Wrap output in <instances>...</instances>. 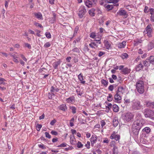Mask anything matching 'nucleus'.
I'll return each mask as SVG.
<instances>
[{"instance_id":"18","label":"nucleus","mask_w":154,"mask_h":154,"mask_svg":"<svg viewBox=\"0 0 154 154\" xmlns=\"http://www.w3.org/2000/svg\"><path fill=\"white\" fill-rule=\"evenodd\" d=\"M124 92V88L122 86H120L118 87V90L116 92L122 95Z\"/></svg>"},{"instance_id":"37","label":"nucleus","mask_w":154,"mask_h":154,"mask_svg":"<svg viewBox=\"0 0 154 154\" xmlns=\"http://www.w3.org/2000/svg\"><path fill=\"white\" fill-rule=\"evenodd\" d=\"M75 120L74 118L72 117L70 120L69 122L70 125L71 127H72L74 125V122Z\"/></svg>"},{"instance_id":"16","label":"nucleus","mask_w":154,"mask_h":154,"mask_svg":"<svg viewBox=\"0 0 154 154\" xmlns=\"http://www.w3.org/2000/svg\"><path fill=\"white\" fill-rule=\"evenodd\" d=\"M66 101L68 103H73L75 102V97L73 96L69 97L66 99Z\"/></svg>"},{"instance_id":"47","label":"nucleus","mask_w":154,"mask_h":154,"mask_svg":"<svg viewBox=\"0 0 154 154\" xmlns=\"http://www.w3.org/2000/svg\"><path fill=\"white\" fill-rule=\"evenodd\" d=\"M78 77L80 81H82L83 80V76L81 74V73L79 75H78Z\"/></svg>"},{"instance_id":"40","label":"nucleus","mask_w":154,"mask_h":154,"mask_svg":"<svg viewBox=\"0 0 154 154\" xmlns=\"http://www.w3.org/2000/svg\"><path fill=\"white\" fill-rule=\"evenodd\" d=\"M76 144L77 147L79 148H82L83 146V145L80 141H78Z\"/></svg>"},{"instance_id":"39","label":"nucleus","mask_w":154,"mask_h":154,"mask_svg":"<svg viewBox=\"0 0 154 154\" xmlns=\"http://www.w3.org/2000/svg\"><path fill=\"white\" fill-rule=\"evenodd\" d=\"M113 154H118V149L117 147H114V149H113Z\"/></svg>"},{"instance_id":"9","label":"nucleus","mask_w":154,"mask_h":154,"mask_svg":"<svg viewBox=\"0 0 154 154\" xmlns=\"http://www.w3.org/2000/svg\"><path fill=\"white\" fill-rule=\"evenodd\" d=\"M117 14L119 16H124L125 18H126L128 16V14L126 11L124 10L120 9L117 12Z\"/></svg>"},{"instance_id":"3","label":"nucleus","mask_w":154,"mask_h":154,"mask_svg":"<svg viewBox=\"0 0 154 154\" xmlns=\"http://www.w3.org/2000/svg\"><path fill=\"white\" fill-rule=\"evenodd\" d=\"M140 102L137 100H134L131 102V109L133 110H139L141 108Z\"/></svg>"},{"instance_id":"12","label":"nucleus","mask_w":154,"mask_h":154,"mask_svg":"<svg viewBox=\"0 0 154 154\" xmlns=\"http://www.w3.org/2000/svg\"><path fill=\"white\" fill-rule=\"evenodd\" d=\"M149 12L151 14L150 20L152 22H154V9L151 8L149 9Z\"/></svg>"},{"instance_id":"27","label":"nucleus","mask_w":154,"mask_h":154,"mask_svg":"<svg viewBox=\"0 0 154 154\" xmlns=\"http://www.w3.org/2000/svg\"><path fill=\"white\" fill-rule=\"evenodd\" d=\"M150 128L148 127L145 128L142 130V131L143 132L146 133V134H149L150 132Z\"/></svg>"},{"instance_id":"13","label":"nucleus","mask_w":154,"mask_h":154,"mask_svg":"<svg viewBox=\"0 0 154 154\" xmlns=\"http://www.w3.org/2000/svg\"><path fill=\"white\" fill-rule=\"evenodd\" d=\"M106 2L108 3H112L114 4V6H119V4L118 2V0H106Z\"/></svg>"},{"instance_id":"23","label":"nucleus","mask_w":154,"mask_h":154,"mask_svg":"<svg viewBox=\"0 0 154 154\" xmlns=\"http://www.w3.org/2000/svg\"><path fill=\"white\" fill-rule=\"evenodd\" d=\"M85 4L88 8L92 7V3L89 0H87L85 2Z\"/></svg>"},{"instance_id":"61","label":"nucleus","mask_w":154,"mask_h":154,"mask_svg":"<svg viewBox=\"0 0 154 154\" xmlns=\"http://www.w3.org/2000/svg\"><path fill=\"white\" fill-rule=\"evenodd\" d=\"M34 24L36 26H38V27H39L41 28H42L43 26H42V25L38 23H34Z\"/></svg>"},{"instance_id":"24","label":"nucleus","mask_w":154,"mask_h":154,"mask_svg":"<svg viewBox=\"0 0 154 154\" xmlns=\"http://www.w3.org/2000/svg\"><path fill=\"white\" fill-rule=\"evenodd\" d=\"M95 9L93 8L90 10L88 11L89 15L91 16H94L95 14Z\"/></svg>"},{"instance_id":"26","label":"nucleus","mask_w":154,"mask_h":154,"mask_svg":"<svg viewBox=\"0 0 154 154\" xmlns=\"http://www.w3.org/2000/svg\"><path fill=\"white\" fill-rule=\"evenodd\" d=\"M113 125L114 127L117 126L119 123V121L117 118H115L113 120Z\"/></svg>"},{"instance_id":"7","label":"nucleus","mask_w":154,"mask_h":154,"mask_svg":"<svg viewBox=\"0 0 154 154\" xmlns=\"http://www.w3.org/2000/svg\"><path fill=\"white\" fill-rule=\"evenodd\" d=\"M86 12V10L84 6H81L79 9L78 15L79 17L82 18L85 15Z\"/></svg>"},{"instance_id":"11","label":"nucleus","mask_w":154,"mask_h":154,"mask_svg":"<svg viewBox=\"0 0 154 154\" xmlns=\"http://www.w3.org/2000/svg\"><path fill=\"white\" fill-rule=\"evenodd\" d=\"M70 143L72 145H76L77 144L75 138L73 135L70 136Z\"/></svg>"},{"instance_id":"20","label":"nucleus","mask_w":154,"mask_h":154,"mask_svg":"<svg viewBox=\"0 0 154 154\" xmlns=\"http://www.w3.org/2000/svg\"><path fill=\"white\" fill-rule=\"evenodd\" d=\"M105 46L107 49H109L111 47V44L110 42L107 40H105L103 42Z\"/></svg>"},{"instance_id":"49","label":"nucleus","mask_w":154,"mask_h":154,"mask_svg":"<svg viewBox=\"0 0 154 154\" xmlns=\"http://www.w3.org/2000/svg\"><path fill=\"white\" fill-rule=\"evenodd\" d=\"M47 38H51V35L49 32H46L45 34Z\"/></svg>"},{"instance_id":"59","label":"nucleus","mask_w":154,"mask_h":154,"mask_svg":"<svg viewBox=\"0 0 154 154\" xmlns=\"http://www.w3.org/2000/svg\"><path fill=\"white\" fill-rule=\"evenodd\" d=\"M115 132H114L110 136V138L112 139H113L114 138V137H115Z\"/></svg>"},{"instance_id":"60","label":"nucleus","mask_w":154,"mask_h":154,"mask_svg":"<svg viewBox=\"0 0 154 154\" xmlns=\"http://www.w3.org/2000/svg\"><path fill=\"white\" fill-rule=\"evenodd\" d=\"M56 122V120L55 119H54L51 122H50V124L51 125H53Z\"/></svg>"},{"instance_id":"22","label":"nucleus","mask_w":154,"mask_h":154,"mask_svg":"<svg viewBox=\"0 0 154 154\" xmlns=\"http://www.w3.org/2000/svg\"><path fill=\"white\" fill-rule=\"evenodd\" d=\"M61 61L59 60L57 61L54 62L53 63V67L55 69H57L58 66L61 63Z\"/></svg>"},{"instance_id":"42","label":"nucleus","mask_w":154,"mask_h":154,"mask_svg":"<svg viewBox=\"0 0 154 154\" xmlns=\"http://www.w3.org/2000/svg\"><path fill=\"white\" fill-rule=\"evenodd\" d=\"M143 119L141 117V114L139 112H137L136 114V119Z\"/></svg>"},{"instance_id":"32","label":"nucleus","mask_w":154,"mask_h":154,"mask_svg":"<svg viewBox=\"0 0 154 154\" xmlns=\"http://www.w3.org/2000/svg\"><path fill=\"white\" fill-rule=\"evenodd\" d=\"M113 5H105V7L109 10H110L112 9L113 8Z\"/></svg>"},{"instance_id":"41","label":"nucleus","mask_w":154,"mask_h":154,"mask_svg":"<svg viewBox=\"0 0 154 154\" xmlns=\"http://www.w3.org/2000/svg\"><path fill=\"white\" fill-rule=\"evenodd\" d=\"M143 66L142 64L140 63L138 65V66H137V67L136 68L137 71H139L143 67Z\"/></svg>"},{"instance_id":"19","label":"nucleus","mask_w":154,"mask_h":154,"mask_svg":"<svg viewBox=\"0 0 154 154\" xmlns=\"http://www.w3.org/2000/svg\"><path fill=\"white\" fill-rule=\"evenodd\" d=\"M126 43L125 41H123L122 43H119L118 44V47L119 48H124L126 45Z\"/></svg>"},{"instance_id":"43","label":"nucleus","mask_w":154,"mask_h":154,"mask_svg":"<svg viewBox=\"0 0 154 154\" xmlns=\"http://www.w3.org/2000/svg\"><path fill=\"white\" fill-rule=\"evenodd\" d=\"M107 99L108 101H112V95L111 94H109V96L107 97Z\"/></svg>"},{"instance_id":"57","label":"nucleus","mask_w":154,"mask_h":154,"mask_svg":"<svg viewBox=\"0 0 154 154\" xmlns=\"http://www.w3.org/2000/svg\"><path fill=\"white\" fill-rule=\"evenodd\" d=\"M105 54V53L104 52L100 51L98 53V56L99 57H100L102 56L104 54Z\"/></svg>"},{"instance_id":"52","label":"nucleus","mask_w":154,"mask_h":154,"mask_svg":"<svg viewBox=\"0 0 154 154\" xmlns=\"http://www.w3.org/2000/svg\"><path fill=\"white\" fill-rule=\"evenodd\" d=\"M45 136L46 137L48 138L49 139H50L51 138V136L49 134V133L48 132H45Z\"/></svg>"},{"instance_id":"34","label":"nucleus","mask_w":154,"mask_h":154,"mask_svg":"<svg viewBox=\"0 0 154 154\" xmlns=\"http://www.w3.org/2000/svg\"><path fill=\"white\" fill-rule=\"evenodd\" d=\"M121 57L122 59H124L128 57V55L126 53H124L121 55Z\"/></svg>"},{"instance_id":"10","label":"nucleus","mask_w":154,"mask_h":154,"mask_svg":"<svg viewBox=\"0 0 154 154\" xmlns=\"http://www.w3.org/2000/svg\"><path fill=\"white\" fill-rule=\"evenodd\" d=\"M97 136L95 135H92L91 138V145L93 146L94 144L96 143L97 141Z\"/></svg>"},{"instance_id":"29","label":"nucleus","mask_w":154,"mask_h":154,"mask_svg":"<svg viewBox=\"0 0 154 154\" xmlns=\"http://www.w3.org/2000/svg\"><path fill=\"white\" fill-rule=\"evenodd\" d=\"M112 109L113 111L115 112H117L119 111L118 106L116 104H114L113 105Z\"/></svg>"},{"instance_id":"4","label":"nucleus","mask_w":154,"mask_h":154,"mask_svg":"<svg viewBox=\"0 0 154 154\" xmlns=\"http://www.w3.org/2000/svg\"><path fill=\"white\" fill-rule=\"evenodd\" d=\"M152 25L151 24H149L146 27L144 32V35H146L149 37L152 36Z\"/></svg>"},{"instance_id":"55","label":"nucleus","mask_w":154,"mask_h":154,"mask_svg":"<svg viewBox=\"0 0 154 154\" xmlns=\"http://www.w3.org/2000/svg\"><path fill=\"white\" fill-rule=\"evenodd\" d=\"M110 146L111 147H113V149H114V147H117L115 145V141H112V142H111L110 143Z\"/></svg>"},{"instance_id":"56","label":"nucleus","mask_w":154,"mask_h":154,"mask_svg":"<svg viewBox=\"0 0 154 154\" xmlns=\"http://www.w3.org/2000/svg\"><path fill=\"white\" fill-rule=\"evenodd\" d=\"M108 89L110 91H112L114 89V86L112 85H111L109 87Z\"/></svg>"},{"instance_id":"46","label":"nucleus","mask_w":154,"mask_h":154,"mask_svg":"<svg viewBox=\"0 0 154 154\" xmlns=\"http://www.w3.org/2000/svg\"><path fill=\"white\" fill-rule=\"evenodd\" d=\"M96 36V34L94 32H92L91 33L90 35V37L92 38H95Z\"/></svg>"},{"instance_id":"48","label":"nucleus","mask_w":154,"mask_h":154,"mask_svg":"<svg viewBox=\"0 0 154 154\" xmlns=\"http://www.w3.org/2000/svg\"><path fill=\"white\" fill-rule=\"evenodd\" d=\"M42 127V125H41L37 124L36 126V130L38 131H39Z\"/></svg>"},{"instance_id":"17","label":"nucleus","mask_w":154,"mask_h":154,"mask_svg":"<svg viewBox=\"0 0 154 154\" xmlns=\"http://www.w3.org/2000/svg\"><path fill=\"white\" fill-rule=\"evenodd\" d=\"M121 95L122 94H119L116 92V94L114 96L115 99L117 101H119L122 99Z\"/></svg>"},{"instance_id":"45","label":"nucleus","mask_w":154,"mask_h":154,"mask_svg":"<svg viewBox=\"0 0 154 154\" xmlns=\"http://www.w3.org/2000/svg\"><path fill=\"white\" fill-rule=\"evenodd\" d=\"M67 145V144L66 143H63L57 146V147H64L66 146Z\"/></svg>"},{"instance_id":"50","label":"nucleus","mask_w":154,"mask_h":154,"mask_svg":"<svg viewBox=\"0 0 154 154\" xmlns=\"http://www.w3.org/2000/svg\"><path fill=\"white\" fill-rule=\"evenodd\" d=\"M51 44L49 42L46 43L44 45V47L45 48H48L51 46Z\"/></svg>"},{"instance_id":"14","label":"nucleus","mask_w":154,"mask_h":154,"mask_svg":"<svg viewBox=\"0 0 154 154\" xmlns=\"http://www.w3.org/2000/svg\"><path fill=\"white\" fill-rule=\"evenodd\" d=\"M146 106L147 107L154 109V102L148 101L146 102Z\"/></svg>"},{"instance_id":"58","label":"nucleus","mask_w":154,"mask_h":154,"mask_svg":"<svg viewBox=\"0 0 154 154\" xmlns=\"http://www.w3.org/2000/svg\"><path fill=\"white\" fill-rule=\"evenodd\" d=\"M100 124L102 127L104 126L106 124V122L104 120H102L100 122Z\"/></svg>"},{"instance_id":"38","label":"nucleus","mask_w":154,"mask_h":154,"mask_svg":"<svg viewBox=\"0 0 154 154\" xmlns=\"http://www.w3.org/2000/svg\"><path fill=\"white\" fill-rule=\"evenodd\" d=\"M108 106H106V109L108 110V112H109V110L110 109L112 108V104L111 103H108L107 104Z\"/></svg>"},{"instance_id":"5","label":"nucleus","mask_w":154,"mask_h":154,"mask_svg":"<svg viewBox=\"0 0 154 154\" xmlns=\"http://www.w3.org/2000/svg\"><path fill=\"white\" fill-rule=\"evenodd\" d=\"M154 64V56H151L146 58L143 64L145 66L148 67L150 65V64Z\"/></svg>"},{"instance_id":"63","label":"nucleus","mask_w":154,"mask_h":154,"mask_svg":"<svg viewBox=\"0 0 154 154\" xmlns=\"http://www.w3.org/2000/svg\"><path fill=\"white\" fill-rule=\"evenodd\" d=\"M25 46L26 47H27L29 49H30L31 48V47L30 45L29 44V43H25Z\"/></svg>"},{"instance_id":"64","label":"nucleus","mask_w":154,"mask_h":154,"mask_svg":"<svg viewBox=\"0 0 154 154\" xmlns=\"http://www.w3.org/2000/svg\"><path fill=\"white\" fill-rule=\"evenodd\" d=\"M51 134L54 135H57L58 134V133L57 132L54 131H51Z\"/></svg>"},{"instance_id":"25","label":"nucleus","mask_w":154,"mask_h":154,"mask_svg":"<svg viewBox=\"0 0 154 154\" xmlns=\"http://www.w3.org/2000/svg\"><path fill=\"white\" fill-rule=\"evenodd\" d=\"M59 109L65 111L67 109V107L65 104H63L60 106Z\"/></svg>"},{"instance_id":"36","label":"nucleus","mask_w":154,"mask_h":154,"mask_svg":"<svg viewBox=\"0 0 154 154\" xmlns=\"http://www.w3.org/2000/svg\"><path fill=\"white\" fill-rule=\"evenodd\" d=\"M70 109L72 110V112L73 114H75L76 113V109L75 107L73 106H70Z\"/></svg>"},{"instance_id":"28","label":"nucleus","mask_w":154,"mask_h":154,"mask_svg":"<svg viewBox=\"0 0 154 154\" xmlns=\"http://www.w3.org/2000/svg\"><path fill=\"white\" fill-rule=\"evenodd\" d=\"M10 56L12 57L13 58V61L16 63H18L19 61L17 59V58H18V57L15 54H10Z\"/></svg>"},{"instance_id":"1","label":"nucleus","mask_w":154,"mask_h":154,"mask_svg":"<svg viewBox=\"0 0 154 154\" xmlns=\"http://www.w3.org/2000/svg\"><path fill=\"white\" fill-rule=\"evenodd\" d=\"M144 119H136L134 122L132 124L133 132L136 135L138 134L139 130L145 124Z\"/></svg>"},{"instance_id":"35","label":"nucleus","mask_w":154,"mask_h":154,"mask_svg":"<svg viewBox=\"0 0 154 154\" xmlns=\"http://www.w3.org/2000/svg\"><path fill=\"white\" fill-rule=\"evenodd\" d=\"M102 84L105 86H107L108 84V82L105 80L102 79L101 81Z\"/></svg>"},{"instance_id":"30","label":"nucleus","mask_w":154,"mask_h":154,"mask_svg":"<svg viewBox=\"0 0 154 154\" xmlns=\"http://www.w3.org/2000/svg\"><path fill=\"white\" fill-rule=\"evenodd\" d=\"M89 45L92 48H95L94 46H96V47H98V45L94 42H91V43L89 44Z\"/></svg>"},{"instance_id":"54","label":"nucleus","mask_w":154,"mask_h":154,"mask_svg":"<svg viewBox=\"0 0 154 154\" xmlns=\"http://www.w3.org/2000/svg\"><path fill=\"white\" fill-rule=\"evenodd\" d=\"M114 138L116 141H118L120 139V136L118 134L116 135Z\"/></svg>"},{"instance_id":"44","label":"nucleus","mask_w":154,"mask_h":154,"mask_svg":"<svg viewBox=\"0 0 154 154\" xmlns=\"http://www.w3.org/2000/svg\"><path fill=\"white\" fill-rule=\"evenodd\" d=\"M154 47V44L153 42H150L148 45V48L150 49H152Z\"/></svg>"},{"instance_id":"62","label":"nucleus","mask_w":154,"mask_h":154,"mask_svg":"<svg viewBox=\"0 0 154 154\" xmlns=\"http://www.w3.org/2000/svg\"><path fill=\"white\" fill-rule=\"evenodd\" d=\"M20 55L21 58L23 59L24 61H27V59L22 54H20Z\"/></svg>"},{"instance_id":"31","label":"nucleus","mask_w":154,"mask_h":154,"mask_svg":"<svg viewBox=\"0 0 154 154\" xmlns=\"http://www.w3.org/2000/svg\"><path fill=\"white\" fill-rule=\"evenodd\" d=\"M58 90L59 89L57 88H56L53 86L51 87V91L52 93L58 92Z\"/></svg>"},{"instance_id":"2","label":"nucleus","mask_w":154,"mask_h":154,"mask_svg":"<svg viewBox=\"0 0 154 154\" xmlns=\"http://www.w3.org/2000/svg\"><path fill=\"white\" fill-rule=\"evenodd\" d=\"M136 87L139 93L142 94L144 92V84L143 81L141 80L137 81L136 83Z\"/></svg>"},{"instance_id":"51","label":"nucleus","mask_w":154,"mask_h":154,"mask_svg":"<svg viewBox=\"0 0 154 154\" xmlns=\"http://www.w3.org/2000/svg\"><path fill=\"white\" fill-rule=\"evenodd\" d=\"M90 142L89 141H88L87 142V143L85 144V146H86L87 149H89L90 147Z\"/></svg>"},{"instance_id":"21","label":"nucleus","mask_w":154,"mask_h":154,"mask_svg":"<svg viewBox=\"0 0 154 154\" xmlns=\"http://www.w3.org/2000/svg\"><path fill=\"white\" fill-rule=\"evenodd\" d=\"M34 15L35 17L38 19H43L41 13L38 12V13H35Z\"/></svg>"},{"instance_id":"53","label":"nucleus","mask_w":154,"mask_h":154,"mask_svg":"<svg viewBox=\"0 0 154 154\" xmlns=\"http://www.w3.org/2000/svg\"><path fill=\"white\" fill-rule=\"evenodd\" d=\"M108 138H103V143H108L109 142Z\"/></svg>"},{"instance_id":"15","label":"nucleus","mask_w":154,"mask_h":154,"mask_svg":"<svg viewBox=\"0 0 154 154\" xmlns=\"http://www.w3.org/2000/svg\"><path fill=\"white\" fill-rule=\"evenodd\" d=\"M131 71V69L128 68H125L121 71L122 73L123 74H126L129 73Z\"/></svg>"},{"instance_id":"8","label":"nucleus","mask_w":154,"mask_h":154,"mask_svg":"<svg viewBox=\"0 0 154 154\" xmlns=\"http://www.w3.org/2000/svg\"><path fill=\"white\" fill-rule=\"evenodd\" d=\"M134 117V115L131 113L128 112L126 113L124 118V120L129 122L132 120Z\"/></svg>"},{"instance_id":"33","label":"nucleus","mask_w":154,"mask_h":154,"mask_svg":"<svg viewBox=\"0 0 154 154\" xmlns=\"http://www.w3.org/2000/svg\"><path fill=\"white\" fill-rule=\"evenodd\" d=\"M79 29V27L78 26H76L74 29L73 33V36H75L76 35V34L78 32Z\"/></svg>"},{"instance_id":"6","label":"nucleus","mask_w":154,"mask_h":154,"mask_svg":"<svg viewBox=\"0 0 154 154\" xmlns=\"http://www.w3.org/2000/svg\"><path fill=\"white\" fill-rule=\"evenodd\" d=\"M143 112L146 118H151L154 115V113L153 111L147 109H145Z\"/></svg>"}]
</instances>
